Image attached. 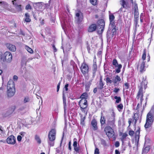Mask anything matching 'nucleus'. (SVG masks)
<instances>
[{
	"instance_id": "nucleus-1",
	"label": "nucleus",
	"mask_w": 154,
	"mask_h": 154,
	"mask_svg": "<svg viewBox=\"0 0 154 154\" xmlns=\"http://www.w3.org/2000/svg\"><path fill=\"white\" fill-rule=\"evenodd\" d=\"M154 120V108H152L149 112L147 114L145 125V128H148L151 127L152 124Z\"/></svg>"
},
{
	"instance_id": "nucleus-2",
	"label": "nucleus",
	"mask_w": 154,
	"mask_h": 154,
	"mask_svg": "<svg viewBox=\"0 0 154 154\" xmlns=\"http://www.w3.org/2000/svg\"><path fill=\"white\" fill-rule=\"evenodd\" d=\"M15 92L14 84V82L11 80H9L7 87V94L9 97H12Z\"/></svg>"
},
{
	"instance_id": "nucleus-3",
	"label": "nucleus",
	"mask_w": 154,
	"mask_h": 154,
	"mask_svg": "<svg viewBox=\"0 0 154 154\" xmlns=\"http://www.w3.org/2000/svg\"><path fill=\"white\" fill-rule=\"evenodd\" d=\"M56 134V131L54 129H51L49 133L48 143V144L51 146H53L54 145Z\"/></svg>"
},
{
	"instance_id": "nucleus-4",
	"label": "nucleus",
	"mask_w": 154,
	"mask_h": 154,
	"mask_svg": "<svg viewBox=\"0 0 154 154\" xmlns=\"http://www.w3.org/2000/svg\"><path fill=\"white\" fill-rule=\"evenodd\" d=\"M146 60L148 62L149 61L150 59L141 58L138 62L136 64L137 69L140 70V72H142L145 71L144 65L145 63L146 62Z\"/></svg>"
},
{
	"instance_id": "nucleus-5",
	"label": "nucleus",
	"mask_w": 154,
	"mask_h": 154,
	"mask_svg": "<svg viewBox=\"0 0 154 154\" xmlns=\"http://www.w3.org/2000/svg\"><path fill=\"white\" fill-rule=\"evenodd\" d=\"M105 22L103 20H100L97 22V30L98 34H101L104 30Z\"/></svg>"
},
{
	"instance_id": "nucleus-6",
	"label": "nucleus",
	"mask_w": 154,
	"mask_h": 154,
	"mask_svg": "<svg viewBox=\"0 0 154 154\" xmlns=\"http://www.w3.org/2000/svg\"><path fill=\"white\" fill-rule=\"evenodd\" d=\"M104 131L108 137L110 139L113 138L114 136V132L112 128L107 126L104 128Z\"/></svg>"
},
{
	"instance_id": "nucleus-7",
	"label": "nucleus",
	"mask_w": 154,
	"mask_h": 154,
	"mask_svg": "<svg viewBox=\"0 0 154 154\" xmlns=\"http://www.w3.org/2000/svg\"><path fill=\"white\" fill-rule=\"evenodd\" d=\"M143 90L142 88H140L139 90V92L137 94V99H140V103H139L137 104V109H138L142 105V101L143 100Z\"/></svg>"
},
{
	"instance_id": "nucleus-8",
	"label": "nucleus",
	"mask_w": 154,
	"mask_h": 154,
	"mask_svg": "<svg viewBox=\"0 0 154 154\" xmlns=\"http://www.w3.org/2000/svg\"><path fill=\"white\" fill-rule=\"evenodd\" d=\"M80 69L84 75L88 73V66L84 61L82 64Z\"/></svg>"
},
{
	"instance_id": "nucleus-9",
	"label": "nucleus",
	"mask_w": 154,
	"mask_h": 154,
	"mask_svg": "<svg viewBox=\"0 0 154 154\" xmlns=\"http://www.w3.org/2000/svg\"><path fill=\"white\" fill-rule=\"evenodd\" d=\"M112 64L115 66L116 68V72L119 73L120 72V69L122 67V65L121 64H118L117 60L114 59L112 61Z\"/></svg>"
},
{
	"instance_id": "nucleus-10",
	"label": "nucleus",
	"mask_w": 154,
	"mask_h": 154,
	"mask_svg": "<svg viewBox=\"0 0 154 154\" xmlns=\"http://www.w3.org/2000/svg\"><path fill=\"white\" fill-rule=\"evenodd\" d=\"M75 19L78 23H79L83 20V14L81 11H79L76 14Z\"/></svg>"
},
{
	"instance_id": "nucleus-11",
	"label": "nucleus",
	"mask_w": 154,
	"mask_h": 154,
	"mask_svg": "<svg viewBox=\"0 0 154 154\" xmlns=\"http://www.w3.org/2000/svg\"><path fill=\"white\" fill-rule=\"evenodd\" d=\"M7 142L8 144L14 145L16 143V139L13 135L9 136L7 139Z\"/></svg>"
},
{
	"instance_id": "nucleus-12",
	"label": "nucleus",
	"mask_w": 154,
	"mask_h": 154,
	"mask_svg": "<svg viewBox=\"0 0 154 154\" xmlns=\"http://www.w3.org/2000/svg\"><path fill=\"white\" fill-rule=\"evenodd\" d=\"M109 112L111 115V116L107 118V122L115 120V113L114 112L113 109H110L109 110Z\"/></svg>"
},
{
	"instance_id": "nucleus-13",
	"label": "nucleus",
	"mask_w": 154,
	"mask_h": 154,
	"mask_svg": "<svg viewBox=\"0 0 154 154\" xmlns=\"http://www.w3.org/2000/svg\"><path fill=\"white\" fill-rule=\"evenodd\" d=\"M21 74L25 78H27L29 75V72L27 70L26 68L24 67L21 69L20 72Z\"/></svg>"
},
{
	"instance_id": "nucleus-14",
	"label": "nucleus",
	"mask_w": 154,
	"mask_h": 154,
	"mask_svg": "<svg viewBox=\"0 0 154 154\" xmlns=\"http://www.w3.org/2000/svg\"><path fill=\"white\" fill-rule=\"evenodd\" d=\"M7 48L9 50L12 51H15L16 50V48L14 45L9 43H7L6 44Z\"/></svg>"
},
{
	"instance_id": "nucleus-15",
	"label": "nucleus",
	"mask_w": 154,
	"mask_h": 154,
	"mask_svg": "<svg viewBox=\"0 0 154 154\" xmlns=\"http://www.w3.org/2000/svg\"><path fill=\"white\" fill-rule=\"evenodd\" d=\"M80 107L83 108H86L87 106V101L86 99H81L79 102Z\"/></svg>"
},
{
	"instance_id": "nucleus-16",
	"label": "nucleus",
	"mask_w": 154,
	"mask_h": 154,
	"mask_svg": "<svg viewBox=\"0 0 154 154\" xmlns=\"http://www.w3.org/2000/svg\"><path fill=\"white\" fill-rule=\"evenodd\" d=\"M94 63L92 67V70H93V76H95L96 75V72L97 71V65L96 64V58H95L93 60Z\"/></svg>"
},
{
	"instance_id": "nucleus-17",
	"label": "nucleus",
	"mask_w": 154,
	"mask_h": 154,
	"mask_svg": "<svg viewBox=\"0 0 154 154\" xmlns=\"http://www.w3.org/2000/svg\"><path fill=\"white\" fill-rule=\"evenodd\" d=\"M12 58H0V65L1 64H5L10 63L12 60Z\"/></svg>"
},
{
	"instance_id": "nucleus-18",
	"label": "nucleus",
	"mask_w": 154,
	"mask_h": 154,
	"mask_svg": "<svg viewBox=\"0 0 154 154\" xmlns=\"http://www.w3.org/2000/svg\"><path fill=\"white\" fill-rule=\"evenodd\" d=\"M16 0H14L12 1L13 4L14 5L15 8L18 11H22V9L21 8V5H18L16 2Z\"/></svg>"
},
{
	"instance_id": "nucleus-19",
	"label": "nucleus",
	"mask_w": 154,
	"mask_h": 154,
	"mask_svg": "<svg viewBox=\"0 0 154 154\" xmlns=\"http://www.w3.org/2000/svg\"><path fill=\"white\" fill-rule=\"evenodd\" d=\"M97 28V26L96 24H93L91 25L89 27L88 31L89 32H93L96 30Z\"/></svg>"
},
{
	"instance_id": "nucleus-20",
	"label": "nucleus",
	"mask_w": 154,
	"mask_h": 154,
	"mask_svg": "<svg viewBox=\"0 0 154 154\" xmlns=\"http://www.w3.org/2000/svg\"><path fill=\"white\" fill-rule=\"evenodd\" d=\"M5 131L3 127L0 125V138L5 137Z\"/></svg>"
},
{
	"instance_id": "nucleus-21",
	"label": "nucleus",
	"mask_w": 154,
	"mask_h": 154,
	"mask_svg": "<svg viewBox=\"0 0 154 154\" xmlns=\"http://www.w3.org/2000/svg\"><path fill=\"white\" fill-rule=\"evenodd\" d=\"M51 2V1L50 0L49 1V3H47V4H44V3L42 2H40L38 3V4L39 5H42V7H43V8L42 10L45 9H47L49 7V3Z\"/></svg>"
},
{
	"instance_id": "nucleus-22",
	"label": "nucleus",
	"mask_w": 154,
	"mask_h": 154,
	"mask_svg": "<svg viewBox=\"0 0 154 154\" xmlns=\"http://www.w3.org/2000/svg\"><path fill=\"white\" fill-rule=\"evenodd\" d=\"M121 80V79L120 77L118 75H117L113 78L112 82L115 84L120 82Z\"/></svg>"
},
{
	"instance_id": "nucleus-23",
	"label": "nucleus",
	"mask_w": 154,
	"mask_h": 154,
	"mask_svg": "<svg viewBox=\"0 0 154 154\" xmlns=\"http://www.w3.org/2000/svg\"><path fill=\"white\" fill-rule=\"evenodd\" d=\"M134 17L138 16L139 13L138 11V7L137 4L135 3L134 7Z\"/></svg>"
},
{
	"instance_id": "nucleus-24",
	"label": "nucleus",
	"mask_w": 154,
	"mask_h": 154,
	"mask_svg": "<svg viewBox=\"0 0 154 154\" xmlns=\"http://www.w3.org/2000/svg\"><path fill=\"white\" fill-rule=\"evenodd\" d=\"M146 57L147 58H150L148 51L146 49H144L143 52L142 58H146Z\"/></svg>"
},
{
	"instance_id": "nucleus-25",
	"label": "nucleus",
	"mask_w": 154,
	"mask_h": 154,
	"mask_svg": "<svg viewBox=\"0 0 154 154\" xmlns=\"http://www.w3.org/2000/svg\"><path fill=\"white\" fill-rule=\"evenodd\" d=\"M91 125L93 127V129L94 130H96L97 129V122L96 120L93 119L92 120Z\"/></svg>"
},
{
	"instance_id": "nucleus-26",
	"label": "nucleus",
	"mask_w": 154,
	"mask_h": 154,
	"mask_svg": "<svg viewBox=\"0 0 154 154\" xmlns=\"http://www.w3.org/2000/svg\"><path fill=\"white\" fill-rule=\"evenodd\" d=\"M3 57L4 58H12V54L10 52L7 51L4 54Z\"/></svg>"
},
{
	"instance_id": "nucleus-27",
	"label": "nucleus",
	"mask_w": 154,
	"mask_h": 154,
	"mask_svg": "<svg viewBox=\"0 0 154 154\" xmlns=\"http://www.w3.org/2000/svg\"><path fill=\"white\" fill-rule=\"evenodd\" d=\"M25 16L26 18L25 19V21L27 22H29L31 21V19L29 18V15L28 13H26L25 14Z\"/></svg>"
},
{
	"instance_id": "nucleus-28",
	"label": "nucleus",
	"mask_w": 154,
	"mask_h": 154,
	"mask_svg": "<svg viewBox=\"0 0 154 154\" xmlns=\"http://www.w3.org/2000/svg\"><path fill=\"white\" fill-rule=\"evenodd\" d=\"M138 17H134V24L135 25V26L136 28H137V27L139 26V25L138 24Z\"/></svg>"
},
{
	"instance_id": "nucleus-29",
	"label": "nucleus",
	"mask_w": 154,
	"mask_h": 154,
	"mask_svg": "<svg viewBox=\"0 0 154 154\" xmlns=\"http://www.w3.org/2000/svg\"><path fill=\"white\" fill-rule=\"evenodd\" d=\"M121 4L123 8H126L127 7V3L124 0H121Z\"/></svg>"
},
{
	"instance_id": "nucleus-30",
	"label": "nucleus",
	"mask_w": 154,
	"mask_h": 154,
	"mask_svg": "<svg viewBox=\"0 0 154 154\" xmlns=\"http://www.w3.org/2000/svg\"><path fill=\"white\" fill-rule=\"evenodd\" d=\"M108 124L111 126L112 128L114 127L116 125H115V120L113 121H110L109 122H107Z\"/></svg>"
},
{
	"instance_id": "nucleus-31",
	"label": "nucleus",
	"mask_w": 154,
	"mask_h": 154,
	"mask_svg": "<svg viewBox=\"0 0 154 154\" xmlns=\"http://www.w3.org/2000/svg\"><path fill=\"white\" fill-rule=\"evenodd\" d=\"M139 118V116L138 114L137 113H135L134 114V123L135 124H136L137 123V121L138 119Z\"/></svg>"
},
{
	"instance_id": "nucleus-32",
	"label": "nucleus",
	"mask_w": 154,
	"mask_h": 154,
	"mask_svg": "<svg viewBox=\"0 0 154 154\" xmlns=\"http://www.w3.org/2000/svg\"><path fill=\"white\" fill-rule=\"evenodd\" d=\"M127 136V134L125 133H124L122 134L121 139L122 143L124 142V140Z\"/></svg>"
},
{
	"instance_id": "nucleus-33",
	"label": "nucleus",
	"mask_w": 154,
	"mask_h": 154,
	"mask_svg": "<svg viewBox=\"0 0 154 154\" xmlns=\"http://www.w3.org/2000/svg\"><path fill=\"white\" fill-rule=\"evenodd\" d=\"M100 123L102 125H104L105 123L104 117L103 116L102 112L101 113V116L100 119Z\"/></svg>"
},
{
	"instance_id": "nucleus-34",
	"label": "nucleus",
	"mask_w": 154,
	"mask_h": 154,
	"mask_svg": "<svg viewBox=\"0 0 154 154\" xmlns=\"http://www.w3.org/2000/svg\"><path fill=\"white\" fill-rule=\"evenodd\" d=\"M123 107V105L121 103L119 104L117 107L118 110L119 112H121L122 111Z\"/></svg>"
},
{
	"instance_id": "nucleus-35",
	"label": "nucleus",
	"mask_w": 154,
	"mask_h": 154,
	"mask_svg": "<svg viewBox=\"0 0 154 154\" xmlns=\"http://www.w3.org/2000/svg\"><path fill=\"white\" fill-rule=\"evenodd\" d=\"M25 49L29 53H32L33 52V51L29 47L26 46H25Z\"/></svg>"
},
{
	"instance_id": "nucleus-36",
	"label": "nucleus",
	"mask_w": 154,
	"mask_h": 154,
	"mask_svg": "<svg viewBox=\"0 0 154 154\" xmlns=\"http://www.w3.org/2000/svg\"><path fill=\"white\" fill-rule=\"evenodd\" d=\"M114 99L116 100V103H119L121 101V99L120 97L115 96Z\"/></svg>"
},
{
	"instance_id": "nucleus-37",
	"label": "nucleus",
	"mask_w": 154,
	"mask_h": 154,
	"mask_svg": "<svg viewBox=\"0 0 154 154\" xmlns=\"http://www.w3.org/2000/svg\"><path fill=\"white\" fill-rule=\"evenodd\" d=\"M110 25L111 26L114 28V29H112V31L113 30H115V23L114 20L110 21Z\"/></svg>"
},
{
	"instance_id": "nucleus-38",
	"label": "nucleus",
	"mask_w": 154,
	"mask_h": 154,
	"mask_svg": "<svg viewBox=\"0 0 154 154\" xmlns=\"http://www.w3.org/2000/svg\"><path fill=\"white\" fill-rule=\"evenodd\" d=\"M88 96L87 94L86 93H83L80 96V98L82 99H86Z\"/></svg>"
},
{
	"instance_id": "nucleus-39",
	"label": "nucleus",
	"mask_w": 154,
	"mask_h": 154,
	"mask_svg": "<svg viewBox=\"0 0 154 154\" xmlns=\"http://www.w3.org/2000/svg\"><path fill=\"white\" fill-rule=\"evenodd\" d=\"M63 101L64 108V109H65V107L66 106V100L64 95V92H63Z\"/></svg>"
},
{
	"instance_id": "nucleus-40",
	"label": "nucleus",
	"mask_w": 154,
	"mask_h": 154,
	"mask_svg": "<svg viewBox=\"0 0 154 154\" xmlns=\"http://www.w3.org/2000/svg\"><path fill=\"white\" fill-rule=\"evenodd\" d=\"M35 139L37 142L39 144L41 143V141L38 135H35Z\"/></svg>"
},
{
	"instance_id": "nucleus-41",
	"label": "nucleus",
	"mask_w": 154,
	"mask_h": 154,
	"mask_svg": "<svg viewBox=\"0 0 154 154\" xmlns=\"http://www.w3.org/2000/svg\"><path fill=\"white\" fill-rule=\"evenodd\" d=\"M149 149V148L148 147H145L144 149L143 150L142 153H147Z\"/></svg>"
},
{
	"instance_id": "nucleus-42",
	"label": "nucleus",
	"mask_w": 154,
	"mask_h": 154,
	"mask_svg": "<svg viewBox=\"0 0 154 154\" xmlns=\"http://www.w3.org/2000/svg\"><path fill=\"white\" fill-rule=\"evenodd\" d=\"M77 146V139L75 138L73 139V146L74 147Z\"/></svg>"
},
{
	"instance_id": "nucleus-43",
	"label": "nucleus",
	"mask_w": 154,
	"mask_h": 154,
	"mask_svg": "<svg viewBox=\"0 0 154 154\" xmlns=\"http://www.w3.org/2000/svg\"><path fill=\"white\" fill-rule=\"evenodd\" d=\"M75 151L79 153L80 152V149L79 147H77V146L73 147Z\"/></svg>"
},
{
	"instance_id": "nucleus-44",
	"label": "nucleus",
	"mask_w": 154,
	"mask_h": 154,
	"mask_svg": "<svg viewBox=\"0 0 154 154\" xmlns=\"http://www.w3.org/2000/svg\"><path fill=\"white\" fill-rule=\"evenodd\" d=\"M115 19V17L113 14H111L109 15V21L114 20Z\"/></svg>"
},
{
	"instance_id": "nucleus-45",
	"label": "nucleus",
	"mask_w": 154,
	"mask_h": 154,
	"mask_svg": "<svg viewBox=\"0 0 154 154\" xmlns=\"http://www.w3.org/2000/svg\"><path fill=\"white\" fill-rule=\"evenodd\" d=\"M91 3L93 5H96L97 4V0H90Z\"/></svg>"
},
{
	"instance_id": "nucleus-46",
	"label": "nucleus",
	"mask_w": 154,
	"mask_h": 154,
	"mask_svg": "<svg viewBox=\"0 0 154 154\" xmlns=\"http://www.w3.org/2000/svg\"><path fill=\"white\" fill-rule=\"evenodd\" d=\"M32 7L30 5L28 4L26 5L25 7V9L26 10H28V9H31Z\"/></svg>"
},
{
	"instance_id": "nucleus-47",
	"label": "nucleus",
	"mask_w": 154,
	"mask_h": 154,
	"mask_svg": "<svg viewBox=\"0 0 154 154\" xmlns=\"http://www.w3.org/2000/svg\"><path fill=\"white\" fill-rule=\"evenodd\" d=\"M106 80L107 83H111L112 82V79L111 80L109 78H106Z\"/></svg>"
},
{
	"instance_id": "nucleus-48",
	"label": "nucleus",
	"mask_w": 154,
	"mask_h": 154,
	"mask_svg": "<svg viewBox=\"0 0 154 154\" xmlns=\"http://www.w3.org/2000/svg\"><path fill=\"white\" fill-rule=\"evenodd\" d=\"M102 51H99L97 54V56L99 57H102Z\"/></svg>"
},
{
	"instance_id": "nucleus-49",
	"label": "nucleus",
	"mask_w": 154,
	"mask_h": 154,
	"mask_svg": "<svg viewBox=\"0 0 154 154\" xmlns=\"http://www.w3.org/2000/svg\"><path fill=\"white\" fill-rule=\"evenodd\" d=\"M99 151L98 149L96 148L94 150V154H99Z\"/></svg>"
},
{
	"instance_id": "nucleus-50",
	"label": "nucleus",
	"mask_w": 154,
	"mask_h": 154,
	"mask_svg": "<svg viewBox=\"0 0 154 154\" xmlns=\"http://www.w3.org/2000/svg\"><path fill=\"white\" fill-rule=\"evenodd\" d=\"M104 84L101 81H100L99 83V88L101 89L103 88Z\"/></svg>"
},
{
	"instance_id": "nucleus-51",
	"label": "nucleus",
	"mask_w": 154,
	"mask_h": 154,
	"mask_svg": "<svg viewBox=\"0 0 154 154\" xmlns=\"http://www.w3.org/2000/svg\"><path fill=\"white\" fill-rule=\"evenodd\" d=\"M101 143L104 146L106 145V141L104 140H101Z\"/></svg>"
},
{
	"instance_id": "nucleus-52",
	"label": "nucleus",
	"mask_w": 154,
	"mask_h": 154,
	"mask_svg": "<svg viewBox=\"0 0 154 154\" xmlns=\"http://www.w3.org/2000/svg\"><path fill=\"white\" fill-rule=\"evenodd\" d=\"M22 137L21 135H18L17 137V139L18 141L20 142L21 141Z\"/></svg>"
},
{
	"instance_id": "nucleus-53",
	"label": "nucleus",
	"mask_w": 154,
	"mask_h": 154,
	"mask_svg": "<svg viewBox=\"0 0 154 154\" xmlns=\"http://www.w3.org/2000/svg\"><path fill=\"white\" fill-rule=\"evenodd\" d=\"M85 117H83V118H81V123L83 125L84 124V120H85Z\"/></svg>"
},
{
	"instance_id": "nucleus-54",
	"label": "nucleus",
	"mask_w": 154,
	"mask_h": 154,
	"mask_svg": "<svg viewBox=\"0 0 154 154\" xmlns=\"http://www.w3.org/2000/svg\"><path fill=\"white\" fill-rule=\"evenodd\" d=\"M29 100V99L28 97H25L23 100V102L24 103H26L28 102Z\"/></svg>"
},
{
	"instance_id": "nucleus-55",
	"label": "nucleus",
	"mask_w": 154,
	"mask_h": 154,
	"mask_svg": "<svg viewBox=\"0 0 154 154\" xmlns=\"http://www.w3.org/2000/svg\"><path fill=\"white\" fill-rule=\"evenodd\" d=\"M119 143L118 141H116L115 142V145L116 147H118L119 146Z\"/></svg>"
},
{
	"instance_id": "nucleus-56",
	"label": "nucleus",
	"mask_w": 154,
	"mask_h": 154,
	"mask_svg": "<svg viewBox=\"0 0 154 154\" xmlns=\"http://www.w3.org/2000/svg\"><path fill=\"white\" fill-rule=\"evenodd\" d=\"M69 86V84H66L65 86L64 89L66 91H67L68 90V87Z\"/></svg>"
},
{
	"instance_id": "nucleus-57",
	"label": "nucleus",
	"mask_w": 154,
	"mask_h": 154,
	"mask_svg": "<svg viewBox=\"0 0 154 154\" xmlns=\"http://www.w3.org/2000/svg\"><path fill=\"white\" fill-rule=\"evenodd\" d=\"M129 134L130 136H133L134 134V132L132 131H129Z\"/></svg>"
},
{
	"instance_id": "nucleus-58",
	"label": "nucleus",
	"mask_w": 154,
	"mask_h": 154,
	"mask_svg": "<svg viewBox=\"0 0 154 154\" xmlns=\"http://www.w3.org/2000/svg\"><path fill=\"white\" fill-rule=\"evenodd\" d=\"M71 142L69 141V143L68 144V148L70 150V151L71 150Z\"/></svg>"
},
{
	"instance_id": "nucleus-59",
	"label": "nucleus",
	"mask_w": 154,
	"mask_h": 154,
	"mask_svg": "<svg viewBox=\"0 0 154 154\" xmlns=\"http://www.w3.org/2000/svg\"><path fill=\"white\" fill-rule=\"evenodd\" d=\"M26 134V133L24 132H21L20 133V134L23 137Z\"/></svg>"
},
{
	"instance_id": "nucleus-60",
	"label": "nucleus",
	"mask_w": 154,
	"mask_h": 154,
	"mask_svg": "<svg viewBox=\"0 0 154 154\" xmlns=\"http://www.w3.org/2000/svg\"><path fill=\"white\" fill-rule=\"evenodd\" d=\"M126 89H128V88L129 84L128 83H126L124 84Z\"/></svg>"
},
{
	"instance_id": "nucleus-61",
	"label": "nucleus",
	"mask_w": 154,
	"mask_h": 154,
	"mask_svg": "<svg viewBox=\"0 0 154 154\" xmlns=\"http://www.w3.org/2000/svg\"><path fill=\"white\" fill-rule=\"evenodd\" d=\"M52 47L53 49L54 52H56L57 51V49L54 45H52Z\"/></svg>"
},
{
	"instance_id": "nucleus-62",
	"label": "nucleus",
	"mask_w": 154,
	"mask_h": 154,
	"mask_svg": "<svg viewBox=\"0 0 154 154\" xmlns=\"http://www.w3.org/2000/svg\"><path fill=\"white\" fill-rule=\"evenodd\" d=\"M119 88H115L114 89V91L116 93H117L118 92V91H119Z\"/></svg>"
},
{
	"instance_id": "nucleus-63",
	"label": "nucleus",
	"mask_w": 154,
	"mask_h": 154,
	"mask_svg": "<svg viewBox=\"0 0 154 154\" xmlns=\"http://www.w3.org/2000/svg\"><path fill=\"white\" fill-rule=\"evenodd\" d=\"M18 79V77L17 75H15L13 77V79L15 81L17 80Z\"/></svg>"
},
{
	"instance_id": "nucleus-64",
	"label": "nucleus",
	"mask_w": 154,
	"mask_h": 154,
	"mask_svg": "<svg viewBox=\"0 0 154 154\" xmlns=\"http://www.w3.org/2000/svg\"><path fill=\"white\" fill-rule=\"evenodd\" d=\"M56 151L57 153H59L60 151V148L58 147L57 148Z\"/></svg>"
}]
</instances>
